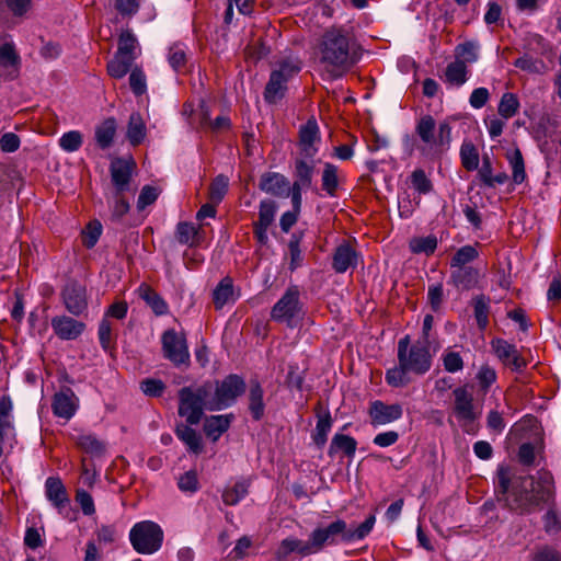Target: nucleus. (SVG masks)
Instances as JSON below:
<instances>
[{
	"label": "nucleus",
	"instance_id": "nucleus-1",
	"mask_svg": "<svg viewBox=\"0 0 561 561\" xmlns=\"http://www.w3.org/2000/svg\"><path fill=\"white\" fill-rule=\"evenodd\" d=\"M500 500L520 514L534 512L542 503H548L554 495V481L550 472L539 471L537 477H518L512 482L508 467L497 469Z\"/></svg>",
	"mask_w": 561,
	"mask_h": 561
},
{
	"label": "nucleus",
	"instance_id": "nucleus-2",
	"mask_svg": "<svg viewBox=\"0 0 561 561\" xmlns=\"http://www.w3.org/2000/svg\"><path fill=\"white\" fill-rule=\"evenodd\" d=\"M320 62L332 73L351 69L359 59L358 45L352 32L342 26H331L318 43Z\"/></svg>",
	"mask_w": 561,
	"mask_h": 561
},
{
	"label": "nucleus",
	"instance_id": "nucleus-3",
	"mask_svg": "<svg viewBox=\"0 0 561 561\" xmlns=\"http://www.w3.org/2000/svg\"><path fill=\"white\" fill-rule=\"evenodd\" d=\"M375 515L368 516L357 527H348L343 519H336L327 526L316 527L307 540L311 554L321 552L325 546H335L339 540L352 542L364 539L374 528Z\"/></svg>",
	"mask_w": 561,
	"mask_h": 561
},
{
	"label": "nucleus",
	"instance_id": "nucleus-4",
	"mask_svg": "<svg viewBox=\"0 0 561 561\" xmlns=\"http://www.w3.org/2000/svg\"><path fill=\"white\" fill-rule=\"evenodd\" d=\"M415 131L422 141L419 148L425 157L436 159L449 149L451 127L447 121L440 122L436 127L435 119L431 115H424L419 119Z\"/></svg>",
	"mask_w": 561,
	"mask_h": 561
},
{
	"label": "nucleus",
	"instance_id": "nucleus-5",
	"mask_svg": "<svg viewBox=\"0 0 561 561\" xmlns=\"http://www.w3.org/2000/svg\"><path fill=\"white\" fill-rule=\"evenodd\" d=\"M211 383L181 388L178 393L179 415L185 417L186 423L190 425L198 424L204 415V410H209L208 405H211Z\"/></svg>",
	"mask_w": 561,
	"mask_h": 561
},
{
	"label": "nucleus",
	"instance_id": "nucleus-6",
	"mask_svg": "<svg viewBox=\"0 0 561 561\" xmlns=\"http://www.w3.org/2000/svg\"><path fill=\"white\" fill-rule=\"evenodd\" d=\"M398 362L410 373L423 375L431 368L432 356L425 343L411 345L407 335L398 342Z\"/></svg>",
	"mask_w": 561,
	"mask_h": 561
},
{
	"label": "nucleus",
	"instance_id": "nucleus-7",
	"mask_svg": "<svg viewBox=\"0 0 561 561\" xmlns=\"http://www.w3.org/2000/svg\"><path fill=\"white\" fill-rule=\"evenodd\" d=\"M304 317V305L300 301V290L298 286H289L279 300L274 305L271 311L272 320L284 322L293 328Z\"/></svg>",
	"mask_w": 561,
	"mask_h": 561
},
{
	"label": "nucleus",
	"instance_id": "nucleus-8",
	"mask_svg": "<svg viewBox=\"0 0 561 561\" xmlns=\"http://www.w3.org/2000/svg\"><path fill=\"white\" fill-rule=\"evenodd\" d=\"M453 396V412L460 427L467 434H476L478 432L476 421L479 419L480 412L474 408V399L471 390L468 386H461L454 389Z\"/></svg>",
	"mask_w": 561,
	"mask_h": 561
},
{
	"label": "nucleus",
	"instance_id": "nucleus-9",
	"mask_svg": "<svg viewBox=\"0 0 561 561\" xmlns=\"http://www.w3.org/2000/svg\"><path fill=\"white\" fill-rule=\"evenodd\" d=\"M134 549L139 553H153L160 549L163 540L161 527L150 520L137 523L129 534Z\"/></svg>",
	"mask_w": 561,
	"mask_h": 561
},
{
	"label": "nucleus",
	"instance_id": "nucleus-10",
	"mask_svg": "<svg viewBox=\"0 0 561 561\" xmlns=\"http://www.w3.org/2000/svg\"><path fill=\"white\" fill-rule=\"evenodd\" d=\"M245 390V383L238 375H229L222 381L216 383L210 396L209 411L221 410L231 405Z\"/></svg>",
	"mask_w": 561,
	"mask_h": 561
},
{
	"label": "nucleus",
	"instance_id": "nucleus-11",
	"mask_svg": "<svg viewBox=\"0 0 561 561\" xmlns=\"http://www.w3.org/2000/svg\"><path fill=\"white\" fill-rule=\"evenodd\" d=\"M161 344L163 356L175 366L188 364L190 353L184 333L167 330L161 336Z\"/></svg>",
	"mask_w": 561,
	"mask_h": 561
},
{
	"label": "nucleus",
	"instance_id": "nucleus-12",
	"mask_svg": "<svg viewBox=\"0 0 561 561\" xmlns=\"http://www.w3.org/2000/svg\"><path fill=\"white\" fill-rule=\"evenodd\" d=\"M135 163L131 160L116 158L111 162V184L105 191L131 192L130 182Z\"/></svg>",
	"mask_w": 561,
	"mask_h": 561
},
{
	"label": "nucleus",
	"instance_id": "nucleus-13",
	"mask_svg": "<svg viewBox=\"0 0 561 561\" xmlns=\"http://www.w3.org/2000/svg\"><path fill=\"white\" fill-rule=\"evenodd\" d=\"M64 305L69 313L81 316L88 308V297L85 286L69 282L61 291Z\"/></svg>",
	"mask_w": 561,
	"mask_h": 561
},
{
	"label": "nucleus",
	"instance_id": "nucleus-14",
	"mask_svg": "<svg viewBox=\"0 0 561 561\" xmlns=\"http://www.w3.org/2000/svg\"><path fill=\"white\" fill-rule=\"evenodd\" d=\"M492 348L503 364L512 369L520 371L526 367V360L520 356L515 345L503 339H494L491 342Z\"/></svg>",
	"mask_w": 561,
	"mask_h": 561
},
{
	"label": "nucleus",
	"instance_id": "nucleus-15",
	"mask_svg": "<svg viewBox=\"0 0 561 561\" xmlns=\"http://www.w3.org/2000/svg\"><path fill=\"white\" fill-rule=\"evenodd\" d=\"M51 328L60 340L71 341L83 333L85 324L68 316H56L51 319Z\"/></svg>",
	"mask_w": 561,
	"mask_h": 561
},
{
	"label": "nucleus",
	"instance_id": "nucleus-16",
	"mask_svg": "<svg viewBox=\"0 0 561 561\" xmlns=\"http://www.w3.org/2000/svg\"><path fill=\"white\" fill-rule=\"evenodd\" d=\"M51 408L56 416L70 420L78 408V398L70 388L65 387L55 393Z\"/></svg>",
	"mask_w": 561,
	"mask_h": 561
},
{
	"label": "nucleus",
	"instance_id": "nucleus-17",
	"mask_svg": "<svg viewBox=\"0 0 561 561\" xmlns=\"http://www.w3.org/2000/svg\"><path fill=\"white\" fill-rule=\"evenodd\" d=\"M369 416L373 425H385L399 420L402 416L400 404H386L382 401H374L369 407Z\"/></svg>",
	"mask_w": 561,
	"mask_h": 561
},
{
	"label": "nucleus",
	"instance_id": "nucleus-18",
	"mask_svg": "<svg viewBox=\"0 0 561 561\" xmlns=\"http://www.w3.org/2000/svg\"><path fill=\"white\" fill-rule=\"evenodd\" d=\"M320 141L319 127L314 119H309L299 130V146L306 157L312 158L318 149L316 144Z\"/></svg>",
	"mask_w": 561,
	"mask_h": 561
},
{
	"label": "nucleus",
	"instance_id": "nucleus-19",
	"mask_svg": "<svg viewBox=\"0 0 561 561\" xmlns=\"http://www.w3.org/2000/svg\"><path fill=\"white\" fill-rule=\"evenodd\" d=\"M358 263V253L348 243L344 242L336 247L333 257L332 267L336 273H345L351 267H356Z\"/></svg>",
	"mask_w": 561,
	"mask_h": 561
},
{
	"label": "nucleus",
	"instance_id": "nucleus-20",
	"mask_svg": "<svg viewBox=\"0 0 561 561\" xmlns=\"http://www.w3.org/2000/svg\"><path fill=\"white\" fill-rule=\"evenodd\" d=\"M259 186L263 192L277 197L289 196V181L279 173H264Z\"/></svg>",
	"mask_w": 561,
	"mask_h": 561
},
{
	"label": "nucleus",
	"instance_id": "nucleus-21",
	"mask_svg": "<svg viewBox=\"0 0 561 561\" xmlns=\"http://www.w3.org/2000/svg\"><path fill=\"white\" fill-rule=\"evenodd\" d=\"M297 553L300 557L311 556L308 542L295 537L283 539L274 551L275 561H287L290 553Z\"/></svg>",
	"mask_w": 561,
	"mask_h": 561
},
{
	"label": "nucleus",
	"instance_id": "nucleus-22",
	"mask_svg": "<svg viewBox=\"0 0 561 561\" xmlns=\"http://www.w3.org/2000/svg\"><path fill=\"white\" fill-rule=\"evenodd\" d=\"M129 192L105 191V198L110 208V219L118 222L129 211L130 205L127 199Z\"/></svg>",
	"mask_w": 561,
	"mask_h": 561
},
{
	"label": "nucleus",
	"instance_id": "nucleus-23",
	"mask_svg": "<svg viewBox=\"0 0 561 561\" xmlns=\"http://www.w3.org/2000/svg\"><path fill=\"white\" fill-rule=\"evenodd\" d=\"M451 283L461 290H470L478 287L480 272L472 266L456 268L450 275Z\"/></svg>",
	"mask_w": 561,
	"mask_h": 561
},
{
	"label": "nucleus",
	"instance_id": "nucleus-24",
	"mask_svg": "<svg viewBox=\"0 0 561 561\" xmlns=\"http://www.w3.org/2000/svg\"><path fill=\"white\" fill-rule=\"evenodd\" d=\"M20 56L13 43L0 42V67L8 70V76L13 79L18 76Z\"/></svg>",
	"mask_w": 561,
	"mask_h": 561
},
{
	"label": "nucleus",
	"instance_id": "nucleus-25",
	"mask_svg": "<svg viewBox=\"0 0 561 561\" xmlns=\"http://www.w3.org/2000/svg\"><path fill=\"white\" fill-rule=\"evenodd\" d=\"M175 435L190 451L196 455L203 451L202 436L188 423H179L175 427Z\"/></svg>",
	"mask_w": 561,
	"mask_h": 561
},
{
	"label": "nucleus",
	"instance_id": "nucleus-26",
	"mask_svg": "<svg viewBox=\"0 0 561 561\" xmlns=\"http://www.w3.org/2000/svg\"><path fill=\"white\" fill-rule=\"evenodd\" d=\"M46 496L53 504L61 510L69 504V497L65 485L59 478L50 477L45 483Z\"/></svg>",
	"mask_w": 561,
	"mask_h": 561
},
{
	"label": "nucleus",
	"instance_id": "nucleus-27",
	"mask_svg": "<svg viewBox=\"0 0 561 561\" xmlns=\"http://www.w3.org/2000/svg\"><path fill=\"white\" fill-rule=\"evenodd\" d=\"M232 415H211L205 420L204 432L207 437L213 442H217L218 438L228 431Z\"/></svg>",
	"mask_w": 561,
	"mask_h": 561
},
{
	"label": "nucleus",
	"instance_id": "nucleus-28",
	"mask_svg": "<svg viewBox=\"0 0 561 561\" xmlns=\"http://www.w3.org/2000/svg\"><path fill=\"white\" fill-rule=\"evenodd\" d=\"M263 393L264 391L260 382L257 380H251L248 396L249 411L255 421H260L264 415L265 404Z\"/></svg>",
	"mask_w": 561,
	"mask_h": 561
},
{
	"label": "nucleus",
	"instance_id": "nucleus-29",
	"mask_svg": "<svg viewBox=\"0 0 561 561\" xmlns=\"http://www.w3.org/2000/svg\"><path fill=\"white\" fill-rule=\"evenodd\" d=\"M468 66L460 60H454L447 65L443 78L451 87H461L468 80Z\"/></svg>",
	"mask_w": 561,
	"mask_h": 561
},
{
	"label": "nucleus",
	"instance_id": "nucleus-30",
	"mask_svg": "<svg viewBox=\"0 0 561 561\" xmlns=\"http://www.w3.org/2000/svg\"><path fill=\"white\" fill-rule=\"evenodd\" d=\"M140 298H142L157 316L168 312V305L162 297L150 286L141 284L138 288Z\"/></svg>",
	"mask_w": 561,
	"mask_h": 561
},
{
	"label": "nucleus",
	"instance_id": "nucleus-31",
	"mask_svg": "<svg viewBox=\"0 0 561 561\" xmlns=\"http://www.w3.org/2000/svg\"><path fill=\"white\" fill-rule=\"evenodd\" d=\"M286 83L279 73L272 72L264 90V100L271 104L279 101L285 95Z\"/></svg>",
	"mask_w": 561,
	"mask_h": 561
},
{
	"label": "nucleus",
	"instance_id": "nucleus-32",
	"mask_svg": "<svg viewBox=\"0 0 561 561\" xmlns=\"http://www.w3.org/2000/svg\"><path fill=\"white\" fill-rule=\"evenodd\" d=\"M116 134V121L113 117L106 118L95 128V140L101 149L111 147Z\"/></svg>",
	"mask_w": 561,
	"mask_h": 561
},
{
	"label": "nucleus",
	"instance_id": "nucleus-33",
	"mask_svg": "<svg viewBox=\"0 0 561 561\" xmlns=\"http://www.w3.org/2000/svg\"><path fill=\"white\" fill-rule=\"evenodd\" d=\"M126 137L133 146L141 144L146 137V125L139 113L129 116Z\"/></svg>",
	"mask_w": 561,
	"mask_h": 561
},
{
	"label": "nucleus",
	"instance_id": "nucleus-34",
	"mask_svg": "<svg viewBox=\"0 0 561 561\" xmlns=\"http://www.w3.org/2000/svg\"><path fill=\"white\" fill-rule=\"evenodd\" d=\"M505 157L512 169L513 183L522 184L527 178L522 151L518 148H515L513 151L506 152Z\"/></svg>",
	"mask_w": 561,
	"mask_h": 561
},
{
	"label": "nucleus",
	"instance_id": "nucleus-35",
	"mask_svg": "<svg viewBox=\"0 0 561 561\" xmlns=\"http://www.w3.org/2000/svg\"><path fill=\"white\" fill-rule=\"evenodd\" d=\"M233 300V284L230 277L222 278L213 293V301L216 309H221Z\"/></svg>",
	"mask_w": 561,
	"mask_h": 561
},
{
	"label": "nucleus",
	"instance_id": "nucleus-36",
	"mask_svg": "<svg viewBox=\"0 0 561 561\" xmlns=\"http://www.w3.org/2000/svg\"><path fill=\"white\" fill-rule=\"evenodd\" d=\"M357 447V442L344 434H335L331 440L329 455L333 456L337 451H342L347 457H353Z\"/></svg>",
	"mask_w": 561,
	"mask_h": 561
},
{
	"label": "nucleus",
	"instance_id": "nucleus-37",
	"mask_svg": "<svg viewBox=\"0 0 561 561\" xmlns=\"http://www.w3.org/2000/svg\"><path fill=\"white\" fill-rule=\"evenodd\" d=\"M317 416L318 422L312 438L316 445L322 447L328 440V434L331 431L333 421L329 411H325L323 414L318 412Z\"/></svg>",
	"mask_w": 561,
	"mask_h": 561
},
{
	"label": "nucleus",
	"instance_id": "nucleus-38",
	"mask_svg": "<svg viewBox=\"0 0 561 561\" xmlns=\"http://www.w3.org/2000/svg\"><path fill=\"white\" fill-rule=\"evenodd\" d=\"M474 318L479 329L484 330L489 324L490 299L484 295H478L472 299Z\"/></svg>",
	"mask_w": 561,
	"mask_h": 561
},
{
	"label": "nucleus",
	"instance_id": "nucleus-39",
	"mask_svg": "<svg viewBox=\"0 0 561 561\" xmlns=\"http://www.w3.org/2000/svg\"><path fill=\"white\" fill-rule=\"evenodd\" d=\"M249 492V482L245 480L236 482L232 486H228L222 492V501L227 505H236Z\"/></svg>",
	"mask_w": 561,
	"mask_h": 561
},
{
	"label": "nucleus",
	"instance_id": "nucleus-40",
	"mask_svg": "<svg viewBox=\"0 0 561 561\" xmlns=\"http://www.w3.org/2000/svg\"><path fill=\"white\" fill-rule=\"evenodd\" d=\"M304 237L302 231H296L291 234L288 242V250L290 255L289 270L295 271L302 264V252L300 250V243Z\"/></svg>",
	"mask_w": 561,
	"mask_h": 561
},
{
	"label": "nucleus",
	"instance_id": "nucleus-41",
	"mask_svg": "<svg viewBox=\"0 0 561 561\" xmlns=\"http://www.w3.org/2000/svg\"><path fill=\"white\" fill-rule=\"evenodd\" d=\"M322 190L330 196H335L339 187L337 167L325 163L322 172Z\"/></svg>",
	"mask_w": 561,
	"mask_h": 561
},
{
	"label": "nucleus",
	"instance_id": "nucleus-42",
	"mask_svg": "<svg viewBox=\"0 0 561 561\" xmlns=\"http://www.w3.org/2000/svg\"><path fill=\"white\" fill-rule=\"evenodd\" d=\"M117 53L138 57L140 48L136 36L129 31H123L118 37Z\"/></svg>",
	"mask_w": 561,
	"mask_h": 561
},
{
	"label": "nucleus",
	"instance_id": "nucleus-43",
	"mask_svg": "<svg viewBox=\"0 0 561 561\" xmlns=\"http://www.w3.org/2000/svg\"><path fill=\"white\" fill-rule=\"evenodd\" d=\"M410 250L413 253L433 254L437 248V238L435 236L416 237L410 240Z\"/></svg>",
	"mask_w": 561,
	"mask_h": 561
},
{
	"label": "nucleus",
	"instance_id": "nucleus-44",
	"mask_svg": "<svg viewBox=\"0 0 561 561\" xmlns=\"http://www.w3.org/2000/svg\"><path fill=\"white\" fill-rule=\"evenodd\" d=\"M461 164L467 171H473L479 165V153L472 142H463L460 148Z\"/></svg>",
	"mask_w": 561,
	"mask_h": 561
},
{
	"label": "nucleus",
	"instance_id": "nucleus-45",
	"mask_svg": "<svg viewBox=\"0 0 561 561\" xmlns=\"http://www.w3.org/2000/svg\"><path fill=\"white\" fill-rule=\"evenodd\" d=\"M479 256L477 249L472 245L461 247L451 257V267L460 268L474 261Z\"/></svg>",
	"mask_w": 561,
	"mask_h": 561
},
{
	"label": "nucleus",
	"instance_id": "nucleus-46",
	"mask_svg": "<svg viewBox=\"0 0 561 561\" xmlns=\"http://www.w3.org/2000/svg\"><path fill=\"white\" fill-rule=\"evenodd\" d=\"M519 108V101L514 93L506 92L502 95L497 112L504 118L513 117Z\"/></svg>",
	"mask_w": 561,
	"mask_h": 561
},
{
	"label": "nucleus",
	"instance_id": "nucleus-47",
	"mask_svg": "<svg viewBox=\"0 0 561 561\" xmlns=\"http://www.w3.org/2000/svg\"><path fill=\"white\" fill-rule=\"evenodd\" d=\"M478 46L472 42L461 43L455 48V60L462 61L463 65L473 64L478 60Z\"/></svg>",
	"mask_w": 561,
	"mask_h": 561
},
{
	"label": "nucleus",
	"instance_id": "nucleus-48",
	"mask_svg": "<svg viewBox=\"0 0 561 561\" xmlns=\"http://www.w3.org/2000/svg\"><path fill=\"white\" fill-rule=\"evenodd\" d=\"M77 445L85 453L93 456H100L104 453L105 446L95 436L91 434L80 435L77 438Z\"/></svg>",
	"mask_w": 561,
	"mask_h": 561
},
{
	"label": "nucleus",
	"instance_id": "nucleus-49",
	"mask_svg": "<svg viewBox=\"0 0 561 561\" xmlns=\"http://www.w3.org/2000/svg\"><path fill=\"white\" fill-rule=\"evenodd\" d=\"M229 180L227 176L217 175L209 186V199L219 204L228 191Z\"/></svg>",
	"mask_w": 561,
	"mask_h": 561
},
{
	"label": "nucleus",
	"instance_id": "nucleus-50",
	"mask_svg": "<svg viewBox=\"0 0 561 561\" xmlns=\"http://www.w3.org/2000/svg\"><path fill=\"white\" fill-rule=\"evenodd\" d=\"M295 178L297 182L305 185V190L310 188L312 185L313 165L304 160H297L295 165Z\"/></svg>",
	"mask_w": 561,
	"mask_h": 561
},
{
	"label": "nucleus",
	"instance_id": "nucleus-51",
	"mask_svg": "<svg viewBox=\"0 0 561 561\" xmlns=\"http://www.w3.org/2000/svg\"><path fill=\"white\" fill-rule=\"evenodd\" d=\"M275 213L276 204L273 201H262L259 209V220L254 225L268 228L274 221Z\"/></svg>",
	"mask_w": 561,
	"mask_h": 561
},
{
	"label": "nucleus",
	"instance_id": "nucleus-52",
	"mask_svg": "<svg viewBox=\"0 0 561 561\" xmlns=\"http://www.w3.org/2000/svg\"><path fill=\"white\" fill-rule=\"evenodd\" d=\"M409 373L410 371L408 369L399 364L397 367L391 368L386 373V381L392 387H403L410 381L408 378Z\"/></svg>",
	"mask_w": 561,
	"mask_h": 561
},
{
	"label": "nucleus",
	"instance_id": "nucleus-53",
	"mask_svg": "<svg viewBox=\"0 0 561 561\" xmlns=\"http://www.w3.org/2000/svg\"><path fill=\"white\" fill-rule=\"evenodd\" d=\"M169 62L175 71H181L186 66V51L183 46L175 44L170 47L168 55Z\"/></svg>",
	"mask_w": 561,
	"mask_h": 561
},
{
	"label": "nucleus",
	"instance_id": "nucleus-54",
	"mask_svg": "<svg viewBox=\"0 0 561 561\" xmlns=\"http://www.w3.org/2000/svg\"><path fill=\"white\" fill-rule=\"evenodd\" d=\"M82 134L78 130L68 131L59 139L60 147L67 152L77 151L82 146Z\"/></svg>",
	"mask_w": 561,
	"mask_h": 561
},
{
	"label": "nucleus",
	"instance_id": "nucleus-55",
	"mask_svg": "<svg viewBox=\"0 0 561 561\" xmlns=\"http://www.w3.org/2000/svg\"><path fill=\"white\" fill-rule=\"evenodd\" d=\"M411 183L420 194H427L433 190V184L422 169H416L411 174Z\"/></svg>",
	"mask_w": 561,
	"mask_h": 561
},
{
	"label": "nucleus",
	"instance_id": "nucleus-56",
	"mask_svg": "<svg viewBox=\"0 0 561 561\" xmlns=\"http://www.w3.org/2000/svg\"><path fill=\"white\" fill-rule=\"evenodd\" d=\"M301 69L300 61L297 59H285L279 64V68L274 70V73H279L280 78L285 81H288L295 75H297Z\"/></svg>",
	"mask_w": 561,
	"mask_h": 561
},
{
	"label": "nucleus",
	"instance_id": "nucleus-57",
	"mask_svg": "<svg viewBox=\"0 0 561 561\" xmlns=\"http://www.w3.org/2000/svg\"><path fill=\"white\" fill-rule=\"evenodd\" d=\"M197 230L193 224L180 222L176 227V239L182 244H193Z\"/></svg>",
	"mask_w": 561,
	"mask_h": 561
},
{
	"label": "nucleus",
	"instance_id": "nucleus-58",
	"mask_svg": "<svg viewBox=\"0 0 561 561\" xmlns=\"http://www.w3.org/2000/svg\"><path fill=\"white\" fill-rule=\"evenodd\" d=\"M101 232H102V227H101V224L95 221V222H90L85 230L82 232V242L83 244L88 248V249H91L93 248L100 236H101Z\"/></svg>",
	"mask_w": 561,
	"mask_h": 561
},
{
	"label": "nucleus",
	"instance_id": "nucleus-59",
	"mask_svg": "<svg viewBox=\"0 0 561 561\" xmlns=\"http://www.w3.org/2000/svg\"><path fill=\"white\" fill-rule=\"evenodd\" d=\"M129 85L135 95H142L147 90L146 76L139 68H134L129 76Z\"/></svg>",
	"mask_w": 561,
	"mask_h": 561
},
{
	"label": "nucleus",
	"instance_id": "nucleus-60",
	"mask_svg": "<svg viewBox=\"0 0 561 561\" xmlns=\"http://www.w3.org/2000/svg\"><path fill=\"white\" fill-rule=\"evenodd\" d=\"M179 489L183 492H196L198 490V478L195 470L183 473L178 481Z\"/></svg>",
	"mask_w": 561,
	"mask_h": 561
},
{
	"label": "nucleus",
	"instance_id": "nucleus-61",
	"mask_svg": "<svg viewBox=\"0 0 561 561\" xmlns=\"http://www.w3.org/2000/svg\"><path fill=\"white\" fill-rule=\"evenodd\" d=\"M158 190L153 186L146 185L141 188L137 201L138 210H144L147 206L153 204L158 198Z\"/></svg>",
	"mask_w": 561,
	"mask_h": 561
},
{
	"label": "nucleus",
	"instance_id": "nucleus-62",
	"mask_svg": "<svg viewBox=\"0 0 561 561\" xmlns=\"http://www.w3.org/2000/svg\"><path fill=\"white\" fill-rule=\"evenodd\" d=\"M477 379L481 390L486 392L491 385L496 380V373L490 366L484 365L480 368Z\"/></svg>",
	"mask_w": 561,
	"mask_h": 561
},
{
	"label": "nucleus",
	"instance_id": "nucleus-63",
	"mask_svg": "<svg viewBox=\"0 0 561 561\" xmlns=\"http://www.w3.org/2000/svg\"><path fill=\"white\" fill-rule=\"evenodd\" d=\"M443 364L448 373H456L463 368V360L458 352H447L443 357Z\"/></svg>",
	"mask_w": 561,
	"mask_h": 561
},
{
	"label": "nucleus",
	"instance_id": "nucleus-64",
	"mask_svg": "<svg viewBox=\"0 0 561 561\" xmlns=\"http://www.w3.org/2000/svg\"><path fill=\"white\" fill-rule=\"evenodd\" d=\"M76 502L80 505L84 515H92L95 512L94 502L90 493L78 489L76 492Z\"/></svg>",
	"mask_w": 561,
	"mask_h": 561
}]
</instances>
